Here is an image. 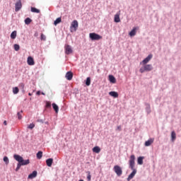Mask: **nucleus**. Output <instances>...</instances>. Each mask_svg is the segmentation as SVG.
I'll list each match as a JSON object with an SVG mask.
<instances>
[{"mask_svg": "<svg viewBox=\"0 0 181 181\" xmlns=\"http://www.w3.org/2000/svg\"><path fill=\"white\" fill-rule=\"evenodd\" d=\"M129 165L130 169H132V173L128 176L127 181L131 180V179H134V176L136 175V170L135 169V155H132L129 157Z\"/></svg>", "mask_w": 181, "mask_h": 181, "instance_id": "nucleus-1", "label": "nucleus"}, {"mask_svg": "<svg viewBox=\"0 0 181 181\" xmlns=\"http://www.w3.org/2000/svg\"><path fill=\"white\" fill-rule=\"evenodd\" d=\"M13 158L16 160H17V162H18L17 167L16 168V172H18V170L21 169V166H25L30 163V161L29 160V159L23 160V158L18 154H15L13 156Z\"/></svg>", "mask_w": 181, "mask_h": 181, "instance_id": "nucleus-2", "label": "nucleus"}, {"mask_svg": "<svg viewBox=\"0 0 181 181\" xmlns=\"http://www.w3.org/2000/svg\"><path fill=\"white\" fill-rule=\"evenodd\" d=\"M153 70V66L152 64H144V67L139 69L140 73H145V71H152Z\"/></svg>", "mask_w": 181, "mask_h": 181, "instance_id": "nucleus-3", "label": "nucleus"}, {"mask_svg": "<svg viewBox=\"0 0 181 181\" xmlns=\"http://www.w3.org/2000/svg\"><path fill=\"white\" fill-rule=\"evenodd\" d=\"M89 37L91 39V40H101V39H103V36L95 33H90L89 34Z\"/></svg>", "mask_w": 181, "mask_h": 181, "instance_id": "nucleus-4", "label": "nucleus"}, {"mask_svg": "<svg viewBox=\"0 0 181 181\" xmlns=\"http://www.w3.org/2000/svg\"><path fill=\"white\" fill-rule=\"evenodd\" d=\"M78 28V21L77 20H74L70 27L71 32H76Z\"/></svg>", "mask_w": 181, "mask_h": 181, "instance_id": "nucleus-5", "label": "nucleus"}, {"mask_svg": "<svg viewBox=\"0 0 181 181\" xmlns=\"http://www.w3.org/2000/svg\"><path fill=\"white\" fill-rule=\"evenodd\" d=\"M113 170L117 176H121L122 175V168H121L119 165H115Z\"/></svg>", "mask_w": 181, "mask_h": 181, "instance_id": "nucleus-6", "label": "nucleus"}, {"mask_svg": "<svg viewBox=\"0 0 181 181\" xmlns=\"http://www.w3.org/2000/svg\"><path fill=\"white\" fill-rule=\"evenodd\" d=\"M64 49L66 54H71V53H73V49H71V46L69 45L64 46Z\"/></svg>", "mask_w": 181, "mask_h": 181, "instance_id": "nucleus-7", "label": "nucleus"}, {"mask_svg": "<svg viewBox=\"0 0 181 181\" xmlns=\"http://www.w3.org/2000/svg\"><path fill=\"white\" fill-rule=\"evenodd\" d=\"M21 8H22V1L18 0L16 4V8H15L16 12H18V11H21Z\"/></svg>", "mask_w": 181, "mask_h": 181, "instance_id": "nucleus-8", "label": "nucleus"}, {"mask_svg": "<svg viewBox=\"0 0 181 181\" xmlns=\"http://www.w3.org/2000/svg\"><path fill=\"white\" fill-rule=\"evenodd\" d=\"M153 55L152 54H149L146 59H144L141 63L140 64H146L147 63H149V62H151V59H152Z\"/></svg>", "mask_w": 181, "mask_h": 181, "instance_id": "nucleus-9", "label": "nucleus"}, {"mask_svg": "<svg viewBox=\"0 0 181 181\" xmlns=\"http://www.w3.org/2000/svg\"><path fill=\"white\" fill-rule=\"evenodd\" d=\"M27 63L28 66H34L35 60L33 59V57H28L27 59Z\"/></svg>", "mask_w": 181, "mask_h": 181, "instance_id": "nucleus-10", "label": "nucleus"}, {"mask_svg": "<svg viewBox=\"0 0 181 181\" xmlns=\"http://www.w3.org/2000/svg\"><path fill=\"white\" fill-rule=\"evenodd\" d=\"M66 80H69V81H71L73 79V72L71 71H68L66 74V76H65Z\"/></svg>", "mask_w": 181, "mask_h": 181, "instance_id": "nucleus-11", "label": "nucleus"}, {"mask_svg": "<svg viewBox=\"0 0 181 181\" xmlns=\"http://www.w3.org/2000/svg\"><path fill=\"white\" fill-rule=\"evenodd\" d=\"M138 29H139L138 27H134L132 31L129 33V36L133 37L135 36V35H136V30H138Z\"/></svg>", "mask_w": 181, "mask_h": 181, "instance_id": "nucleus-12", "label": "nucleus"}, {"mask_svg": "<svg viewBox=\"0 0 181 181\" xmlns=\"http://www.w3.org/2000/svg\"><path fill=\"white\" fill-rule=\"evenodd\" d=\"M37 176V171L35 170L28 175V179H35Z\"/></svg>", "mask_w": 181, "mask_h": 181, "instance_id": "nucleus-13", "label": "nucleus"}, {"mask_svg": "<svg viewBox=\"0 0 181 181\" xmlns=\"http://www.w3.org/2000/svg\"><path fill=\"white\" fill-rule=\"evenodd\" d=\"M155 141V139H149L145 142V146H151L153 142Z\"/></svg>", "mask_w": 181, "mask_h": 181, "instance_id": "nucleus-14", "label": "nucleus"}, {"mask_svg": "<svg viewBox=\"0 0 181 181\" xmlns=\"http://www.w3.org/2000/svg\"><path fill=\"white\" fill-rule=\"evenodd\" d=\"M92 151L95 153H100V152H101V148H100V146H96L92 149Z\"/></svg>", "mask_w": 181, "mask_h": 181, "instance_id": "nucleus-15", "label": "nucleus"}, {"mask_svg": "<svg viewBox=\"0 0 181 181\" xmlns=\"http://www.w3.org/2000/svg\"><path fill=\"white\" fill-rule=\"evenodd\" d=\"M109 95H111V97H114V98H118V93L115 91L110 92Z\"/></svg>", "mask_w": 181, "mask_h": 181, "instance_id": "nucleus-16", "label": "nucleus"}, {"mask_svg": "<svg viewBox=\"0 0 181 181\" xmlns=\"http://www.w3.org/2000/svg\"><path fill=\"white\" fill-rule=\"evenodd\" d=\"M47 165L50 168L53 163V158H48L46 160Z\"/></svg>", "mask_w": 181, "mask_h": 181, "instance_id": "nucleus-17", "label": "nucleus"}, {"mask_svg": "<svg viewBox=\"0 0 181 181\" xmlns=\"http://www.w3.org/2000/svg\"><path fill=\"white\" fill-rule=\"evenodd\" d=\"M115 22L116 23H119V22H121V18H119V13H117L115 16V19H114Z\"/></svg>", "mask_w": 181, "mask_h": 181, "instance_id": "nucleus-18", "label": "nucleus"}, {"mask_svg": "<svg viewBox=\"0 0 181 181\" xmlns=\"http://www.w3.org/2000/svg\"><path fill=\"white\" fill-rule=\"evenodd\" d=\"M109 81H110V83H115L117 82V79H115V77H114V76L109 75Z\"/></svg>", "mask_w": 181, "mask_h": 181, "instance_id": "nucleus-19", "label": "nucleus"}, {"mask_svg": "<svg viewBox=\"0 0 181 181\" xmlns=\"http://www.w3.org/2000/svg\"><path fill=\"white\" fill-rule=\"evenodd\" d=\"M175 140H176V132L173 131L171 132V141L173 142H175Z\"/></svg>", "mask_w": 181, "mask_h": 181, "instance_id": "nucleus-20", "label": "nucleus"}, {"mask_svg": "<svg viewBox=\"0 0 181 181\" xmlns=\"http://www.w3.org/2000/svg\"><path fill=\"white\" fill-rule=\"evenodd\" d=\"M52 108L54 110L56 114L59 112V106H57L56 103H52Z\"/></svg>", "mask_w": 181, "mask_h": 181, "instance_id": "nucleus-21", "label": "nucleus"}, {"mask_svg": "<svg viewBox=\"0 0 181 181\" xmlns=\"http://www.w3.org/2000/svg\"><path fill=\"white\" fill-rule=\"evenodd\" d=\"M31 12H33L34 13H40V10L35 7H31Z\"/></svg>", "mask_w": 181, "mask_h": 181, "instance_id": "nucleus-22", "label": "nucleus"}, {"mask_svg": "<svg viewBox=\"0 0 181 181\" xmlns=\"http://www.w3.org/2000/svg\"><path fill=\"white\" fill-rule=\"evenodd\" d=\"M137 162L139 165H143L144 164V157H139L137 159Z\"/></svg>", "mask_w": 181, "mask_h": 181, "instance_id": "nucleus-23", "label": "nucleus"}, {"mask_svg": "<svg viewBox=\"0 0 181 181\" xmlns=\"http://www.w3.org/2000/svg\"><path fill=\"white\" fill-rule=\"evenodd\" d=\"M61 22H62V18L59 17L54 21V25H55L56 26L57 25H59V23H60Z\"/></svg>", "mask_w": 181, "mask_h": 181, "instance_id": "nucleus-24", "label": "nucleus"}, {"mask_svg": "<svg viewBox=\"0 0 181 181\" xmlns=\"http://www.w3.org/2000/svg\"><path fill=\"white\" fill-rule=\"evenodd\" d=\"M31 23H32V19H30V18H25V25H30Z\"/></svg>", "mask_w": 181, "mask_h": 181, "instance_id": "nucleus-25", "label": "nucleus"}, {"mask_svg": "<svg viewBox=\"0 0 181 181\" xmlns=\"http://www.w3.org/2000/svg\"><path fill=\"white\" fill-rule=\"evenodd\" d=\"M42 156H43V152L38 151L37 153V159H42Z\"/></svg>", "mask_w": 181, "mask_h": 181, "instance_id": "nucleus-26", "label": "nucleus"}, {"mask_svg": "<svg viewBox=\"0 0 181 181\" xmlns=\"http://www.w3.org/2000/svg\"><path fill=\"white\" fill-rule=\"evenodd\" d=\"M90 84H91V78L88 77V78H86V85L88 86H90Z\"/></svg>", "mask_w": 181, "mask_h": 181, "instance_id": "nucleus-27", "label": "nucleus"}, {"mask_svg": "<svg viewBox=\"0 0 181 181\" xmlns=\"http://www.w3.org/2000/svg\"><path fill=\"white\" fill-rule=\"evenodd\" d=\"M22 114H23V110H21L17 113L18 119H22Z\"/></svg>", "mask_w": 181, "mask_h": 181, "instance_id": "nucleus-28", "label": "nucleus"}, {"mask_svg": "<svg viewBox=\"0 0 181 181\" xmlns=\"http://www.w3.org/2000/svg\"><path fill=\"white\" fill-rule=\"evenodd\" d=\"M11 39H16V31H13L11 34Z\"/></svg>", "mask_w": 181, "mask_h": 181, "instance_id": "nucleus-29", "label": "nucleus"}, {"mask_svg": "<svg viewBox=\"0 0 181 181\" xmlns=\"http://www.w3.org/2000/svg\"><path fill=\"white\" fill-rule=\"evenodd\" d=\"M13 94H18V93H19V88L18 87L13 88Z\"/></svg>", "mask_w": 181, "mask_h": 181, "instance_id": "nucleus-30", "label": "nucleus"}, {"mask_svg": "<svg viewBox=\"0 0 181 181\" xmlns=\"http://www.w3.org/2000/svg\"><path fill=\"white\" fill-rule=\"evenodd\" d=\"M19 49H21V47L19 46V45L18 44L14 45V50H16V52L19 51Z\"/></svg>", "mask_w": 181, "mask_h": 181, "instance_id": "nucleus-31", "label": "nucleus"}, {"mask_svg": "<svg viewBox=\"0 0 181 181\" xmlns=\"http://www.w3.org/2000/svg\"><path fill=\"white\" fill-rule=\"evenodd\" d=\"M87 173H88L87 179L88 181H90L91 180V173L90 171H88Z\"/></svg>", "mask_w": 181, "mask_h": 181, "instance_id": "nucleus-32", "label": "nucleus"}, {"mask_svg": "<svg viewBox=\"0 0 181 181\" xmlns=\"http://www.w3.org/2000/svg\"><path fill=\"white\" fill-rule=\"evenodd\" d=\"M28 129H33L35 128V124L31 123L28 127Z\"/></svg>", "mask_w": 181, "mask_h": 181, "instance_id": "nucleus-33", "label": "nucleus"}, {"mask_svg": "<svg viewBox=\"0 0 181 181\" xmlns=\"http://www.w3.org/2000/svg\"><path fill=\"white\" fill-rule=\"evenodd\" d=\"M41 40L45 41L46 40V35H45L43 33L41 34L40 36Z\"/></svg>", "mask_w": 181, "mask_h": 181, "instance_id": "nucleus-34", "label": "nucleus"}, {"mask_svg": "<svg viewBox=\"0 0 181 181\" xmlns=\"http://www.w3.org/2000/svg\"><path fill=\"white\" fill-rule=\"evenodd\" d=\"M4 161L6 163V165L9 163V159L6 156L4 157Z\"/></svg>", "mask_w": 181, "mask_h": 181, "instance_id": "nucleus-35", "label": "nucleus"}, {"mask_svg": "<svg viewBox=\"0 0 181 181\" xmlns=\"http://www.w3.org/2000/svg\"><path fill=\"white\" fill-rule=\"evenodd\" d=\"M52 107V103L50 102L46 103V108H50Z\"/></svg>", "mask_w": 181, "mask_h": 181, "instance_id": "nucleus-36", "label": "nucleus"}, {"mask_svg": "<svg viewBox=\"0 0 181 181\" xmlns=\"http://www.w3.org/2000/svg\"><path fill=\"white\" fill-rule=\"evenodd\" d=\"M20 86L22 87V88H23L25 87V84H23V83H21Z\"/></svg>", "mask_w": 181, "mask_h": 181, "instance_id": "nucleus-37", "label": "nucleus"}, {"mask_svg": "<svg viewBox=\"0 0 181 181\" xmlns=\"http://www.w3.org/2000/svg\"><path fill=\"white\" fill-rule=\"evenodd\" d=\"M37 95H40V90H38V91L37 92Z\"/></svg>", "mask_w": 181, "mask_h": 181, "instance_id": "nucleus-38", "label": "nucleus"}, {"mask_svg": "<svg viewBox=\"0 0 181 181\" xmlns=\"http://www.w3.org/2000/svg\"><path fill=\"white\" fill-rule=\"evenodd\" d=\"M117 129H118L119 131H121V126H118V127H117Z\"/></svg>", "mask_w": 181, "mask_h": 181, "instance_id": "nucleus-39", "label": "nucleus"}, {"mask_svg": "<svg viewBox=\"0 0 181 181\" xmlns=\"http://www.w3.org/2000/svg\"><path fill=\"white\" fill-rule=\"evenodd\" d=\"M4 125H7L6 120L4 122Z\"/></svg>", "mask_w": 181, "mask_h": 181, "instance_id": "nucleus-40", "label": "nucleus"}, {"mask_svg": "<svg viewBox=\"0 0 181 181\" xmlns=\"http://www.w3.org/2000/svg\"><path fill=\"white\" fill-rule=\"evenodd\" d=\"M28 95H30V96L32 95V93H28Z\"/></svg>", "mask_w": 181, "mask_h": 181, "instance_id": "nucleus-41", "label": "nucleus"}, {"mask_svg": "<svg viewBox=\"0 0 181 181\" xmlns=\"http://www.w3.org/2000/svg\"><path fill=\"white\" fill-rule=\"evenodd\" d=\"M42 95H45V93H42Z\"/></svg>", "mask_w": 181, "mask_h": 181, "instance_id": "nucleus-42", "label": "nucleus"}, {"mask_svg": "<svg viewBox=\"0 0 181 181\" xmlns=\"http://www.w3.org/2000/svg\"><path fill=\"white\" fill-rule=\"evenodd\" d=\"M35 36H37V35L35 34Z\"/></svg>", "mask_w": 181, "mask_h": 181, "instance_id": "nucleus-43", "label": "nucleus"}]
</instances>
